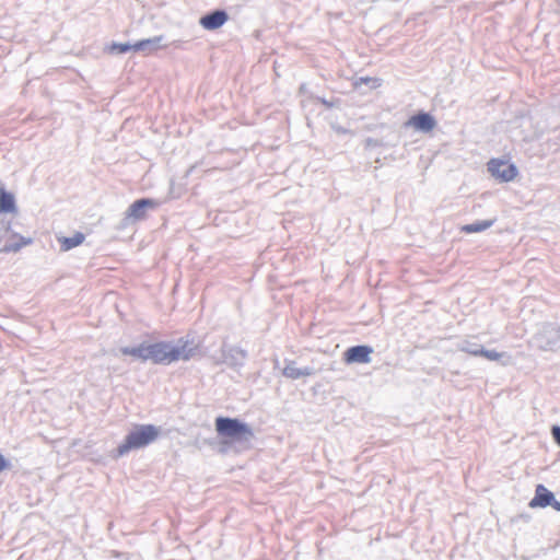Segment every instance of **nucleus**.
<instances>
[{
    "label": "nucleus",
    "instance_id": "4468645a",
    "mask_svg": "<svg viewBox=\"0 0 560 560\" xmlns=\"http://www.w3.org/2000/svg\"><path fill=\"white\" fill-rule=\"evenodd\" d=\"M164 36L159 35L151 38L141 39L135 43V52L152 54L162 47Z\"/></svg>",
    "mask_w": 560,
    "mask_h": 560
},
{
    "label": "nucleus",
    "instance_id": "9d476101",
    "mask_svg": "<svg viewBox=\"0 0 560 560\" xmlns=\"http://www.w3.org/2000/svg\"><path fill=\"white\" fill-rule=\"evenodd\" d=\"M229 20V14L223 9H215L202 15L199 24L207 31H215L223 26Z\"/></svg>",
    "mask_w": 560,
    "mask_h": 560
},
{
    "label": "nucleus",
    "instance_id": "aec40b11",
    "mask_svg": "<svg viewBox=\"0 0 560 560\" xmlns=\"http://www.w3.org/2000/svg\"><path fill=\"white\" fill-rule=\"evenodd\" d=\"M481 348H482L481 345H479L475 341H469V340H464L460 343H458L459 351L466 352L474 357H479V354L481 352Z\"/></svg>",
    "mask_w": 560,
    "mask_h": 560
},
{
    "label": "nucleus",
    "instance_id": "6e6552de",
    "mask_svg": "<svg viewBox=\"0 0 560 560\" xmlns=\"http://www.w3.org/2000/svg\"><path fill=\"white\" fill-rule=\"evenodd\" d=\"M488 172L502 183L513 180L518 174V170L513 163L500 159H491L488 162Z\"/></svg>",
    "mask_w": 560,
    "mask_h": 560
},
{
    "label": "nucleus",
    "instance_id": "9b49d317",
    "mask_svg": "<svg viewBox=\"0 0 560 560\" xmlns=\"http://www.w3.org/2000/svg\"><path fill=\"white\" fill-rule=\"evenodd\" d=\"M406 127H412L418 131L421 132H430L432 131L436 126L435 118L425 112H419L415 115H412L406 122Z\"/></svg>",
    "mask_w": 560,
    "mask_h": 560
},
{
    "label": "nucleus",
    "instance_id": "423d86ee",
    "mask_svg": "<svg viewBox=\"0 0 560 560\" xmlns=\"http://www.w3.org/2000/svg\"><path fill=\"white\" fill-rule=\"evenodd\" d=\"M247 359V351L237 347L223 342L221 346L220 357H212L214 364H226L232 369H241Z\"/></svg>",
    "mask_w": 560,
    "mask_h": 560
},
{
    "label": "nucleus",
    "instance_id": "b1692460",
    "mask_svg": "<svg viewBox=\"0 0 560 560\" xmlns=\"http://www.w3.org/2000/svg\"><path fill=\"white\" fill-rule=\"evenodd\" d=\"M549 506H551L557 512H560V501H558L556 497L552 498Z\"/></svg>",
    "mask_w": 560,
    "mask_h": 560
},
{
    "label": "nucleus",
    "instance_id": "f3484780",
    "mask_svg": "<svg viewBox=\"0 0 560 560\" xmlns=\"http://www.w3.org/2000/svg\"><path fill=\"white\" fill-rule=\"evenodd\" d=\"M148 343L142 342L136 347H121L120 352L124 355H131L133 358L140 359L142 361H148Z\"/></svg>",
    "mask_w": 560,
    "mask_h": 560
},
{
    "label": "nucleus",
    "instance_id": "ddd939ff",
    "mask_svg": "<svg viewBox=\"0 0 560 560\" xmlns=\"http://www.w3.org/2000/svg\"><path fill=\"white\" fill-rule=\"evenodd\" d=\"M555 497L553 492L547 489L544 485H537L535 489V495L529 501L528 505L530 508H548L552 498Z\"/></svg>",
    "mask_w": 560,
    "mask_h": 560
},
{
    "label": "nucleus",
    "instance_id": "2eb2a0df",
    "mask_svg": "<svg viewBox=\"0 0 560 560\" xmlns=\"http://www.w3.org/2000/svg\"><path fill=\"white\" fill-rule=\"evenodd\" d=\"M15 211L16 202L14 195L7 191L4 185L0 183V213H13Z\"/></svg>",
    "mask_w": 560,
    "mask_h": 560
},
{
    "label": "nucleus",
    "instance_id": "f8f14e48",
    "mask_svg": "<svg viewBox=\"0 0 560 560\" xmlns=\"http://www.w3.org/2000/svg\"><path fill=\"white\" fill-rule=\"evenodd\" d=\"M283 376L290 380H299L301 377H307L315 374L313 366L298 368L295 361L287 360L285 366L282 370Z\"/></svg>",
    "mask_w": 560,
    "mask_h": 560
},
{
    "label": "nucleus",
    "instance_id": "39448f33",
    "mask_svg": "<svg viewBox=\"0 0 560 560\" xmlns=\"http://www.w3.org/2000/svg\"><path fill=\"white\" fill-rule=\"evenodd\" d=\"M10 222H0V253H18L22 247L33 243L32 237H24L11 232Z\"/></svg>",
    "mask_w": 560,
    "mask_h": 560
},
{
    "label": "nucleus",
    "instance_id": "dca6fc26",
    "mask_svg": "<svg viewBox=\"0 0 560 560\" xmlns=\"http://www.w3.org/2000/svg\"><path fill=\"white\" fill-rule=\"evenodd\" d=\"M85 240V235L81 232H77L73 236H61L58 237V242L60 244V249L62 252H68L79 245H81Z\"/></svg>",
    "mask_w": 560,
    "mask_h": 560
},
{
    "label": "nucleus",
    "instance_id": "4be33fe9",
    "mask_svg": "<svg viewBox=\"0 0 560 560\" xmlns=\"http://www.w3.org/2000/svg\"><path fill=\"white\" fill-rule=\"evenodd\" d=\"M551 434L555 443L560 446V425H553L551 428Z\"/></svg>",
    "mask_w": 560,
    "mask_h": 560
},
{
    "label": "nucleus",
    "instance_id": "6ab92c4d",
    "mask_svg": "<svg viewBox=\"0 0 560 560\" xmlns=\"http://www.w3.org/2000/svg\"><path fill=\"white\" fill-rule=\"evenodd\" d=\"M135 44L129 43H112L109 46L106 47V51L112 55H124L129 51H133Z\"/></svg>",
    "mask_w": 560,
    "mask_h": 560
},
{
    "label": "nucleus",
    "instance_id": "f257e3e1",
    "mask_svg": "<svg viewBox=\"0 0 560 560\" xmlns=\"http://www.w3.org/2000/svg\"><path fill=\"white\" fill-rule=\"evenodd\" d=\"M198 343L189 336L179 338L175 343L172 341H159L148 343V360L154 364H171L178 360L188 361L197 354Z\"/></svg>",
    "mask_w": 560,
    "mask_h": 560
},
{
    "label": "nucleus",
    "instance_id": "393cba45",
    "mask_svg": "<svg viewBox=\"0 0 560 560\" xmlns=\"http://www.w3.org/2000/svg\"><path fill=\"white\" fill-rule=\"evenodd\" d=\"M380 144V141L376 140V139H373V138H368L365 140V145L366 147H377Z\"/></svg>",
    "mask_w": 560,
    "mask_h": 560
},
{
    "label": "nucleus",
    "instance_id": "1a4fd4ad",
    "mask_svg": "<svg viewBox=\"0 0 560 560\" xmlns=\"http://www.w3.org/2000/svg\"><path fill=\"white\" fill-rule=\"evenodd\" d=\"M373 348L368 345H357L349 347L343 352V361L347 364L352 363H361L366 364L371 362V354L373 353Z\"/></svg>",
    "mask_w": 560,
    "mask_h": 560
},
{
    "label": "nucleus",
    "instance_id": "0eeeda50",
    "mask_svg": "<svg viewBox=\"0 0 560 560\" xmlns=\"http://www.w3.org/2000/svg\"><path fill=\"white\" fill-rule=\"evenodd\" d=\"M159 201L152 198H140L135 200L127 209L124 218L125 225L147 219L149 210H155Z\"/></svg>",
    "mask_w": 560,
    "mask_h": 560
},
{
    "label": "nucleus",
    "instance_id": "7ed1b4c3",
    "mask_svg": "<svg viewBox=\"0 0 560 560\" xmlns=\"http://www.w3.org/2000/svg\"><path fill=\"white\" fill-rule=\"evenodd\" d=\"M214 425L218 435L234 442H248L254 438L253 429L237 418L218 417Z\"/></svg>",
    "mask_w": 560,
    "mask_h": 560
},
{
    "label": "nucleus",
    "instance_id": "412c9836",
    "mask_svg": "<svg viewBox=\"0 0 560 560\" xmlns=\"http://www.w3.org/2000/svg\"><path fill=\"white\" fill-rule=\"evenodd\" d=\"M479 357H485L490 361H497L503 357V353H500L495 350H487L482 347Z\"/></svg>",
    "mask_w": 560,
    "mask_h": 560
},
{
    "label": "nucleus",
    "instance_id": "20e7f679",
    "mask_svg": "<svg viewBox=\"0 0 560 560\" xmlns=\"http://www.w3.org/2000/svg\"><path fill=\"white\" fill-rule=\"evenodd\" d=\"M560 343V325L545 323L533 336V345L542 351H555Z\"/></svg>",
    "mask_w": 560,
    "mask_h": 560
},
{
    "label": "nucleus",
    "instance_id": "5701e85b",
    "mask_svg": "<svg viewBox=\"0 0 560 560\" xmlns=\"http://www.w3.org/2000/svg\"><path fill=\"white\" fill-rule=\"evenodd\" d=\"M11 467L10 462L0 453V472Z\"/></svg>",
    "mask_w": 560,
    "mask_h": 560
},
{
    "label": "nucleus",
    "instance_id": "bb28decb",
    "mask_svg": "<svg viewBox=\"0 0 560 560\" xmlns=\"http://www.w3.org/2000/svg\"><path fill=\"white\" fill-rule=\"evenodd\" d=\"M320 102H322L326 107H328V108L332 107V103H330V102H328V101H326V100H324V98H323V100H320Z\"/></svg>",
    "mask_w": 560,
    "mask_h": 560
},
{
    "label": "nucleus",
    "instance_id": "a211bd4d",
    "mask_svg": "<svg viewBox=\"0 0 560 560\" xmlns=\"http://www.w3.org/2000/svg\"><path fill=\"white\" fill-rule=\"evenodd\" d=\"M495 220H483V221H476L469 224H465L462 226V232L466 234L471 233H479L482 231H486L487 229L491 228L494 224Z\"/></svg>",
    "mask_w": 560,
    "mask_h": 560
},
{
    "label": "nucleus",
    "instance_id": "a878e982",
    "mask_svg": "<svg viewBox=\"0 0 560 560\" xmlns=\"http://www.w3.org/2000/svg\"><path fill=\"white\" fill-rule=\"evenodd\" d=\"M361 81L368 83V82H373L375 83L377 81V79H373V78H362Z\"/></svg>",
    "mask_w": 560,
    "mask_h": 560
},
{
    "label": "nucleus",
    "instance_id": "f03ea898",
    "mask_svg": "<svg viewBox=\"0 0 560 560\" xmlns=\"http://www.w3.org/2000/svg\"><path fill=\"white\" fill-rule=\"evenodd\" d=\"M160 429L153 424H138L117 447V457L125 456L132 450L142 448L158 439Z\"/></svg>",
    "mask_w": 560,
    "mask_h": 560
}]
</instances>
